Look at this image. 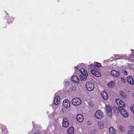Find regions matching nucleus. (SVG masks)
<instances>
[{
    "instance_id": "obj_1",
    "label": "nucleus",
    "mask_w": 134,
    "mask_h": 134,
    "mask_svg": "<svg viewBox=\"0 0 134 134\" xmlns=\"http://www.w3.org/2000/svg\"><path fill=\"white\" fill-rule=\"evenodd\" d=\"M89 66H91L92 69L91 70V72L92 74L97 77H100L101 76V74L97 70L98 68L96 66L92 64H90Z\"/></svg>"
},
{
    "instance_id": "obj_2",
    "label": "nucleus",
    "mask_w": 134,
    "mask_h": 134,
    "mask_svg": "<svg viewBox=\"0 0 134 134\" xmlns=\"http://www.w3.org/2000/svg\"><path fill=\"white\" fill-rule=\"evenodd\" d=\"M80 71L81 74H80V79L82 80L85 81L87 80L88 73L83 68L80 69Z\"/></svg>"
},
{
    "instance_id": "obj_3",
    "label": "nucleus",
    "mask_w": 134,
    "mask_h": 134,
    "mask_svg": "<svg viewBox=\"0 0 134 134\" xmlns=\"http://www.w3.org/2000/svg\"><path fill=\"white\" fill-rule=\"evenodd\" d=\"M85 85L86 89L89 91H92L94 88V85L91 82H87Z\"/></svg>"
},
{
    "instance_id": "obj_4",
    "label": "nucleus",
    "mask_w": 134,
    "mask_h": 134,
    "mask_svg": "<svg viewBox=\"0 0 134 134\" xmlns=\"http://www.w3.org/2000/svg\"><path fill=\"white\" fill-rule=\"evenodd\" d=\"M95 116L97 119H100L103 117L104 115L101 110H98L95 113Z\"/></svg>"
},
{
    "instance_id": "obj_5",
    "label": "nucleus",
    "mask_w": 134,
    "mask_h": 134,
    "mask_svg": "<svg viewBox=\"0 0 134 134\" xmlns=\"http://www.w3.org/2000/svg\"><path fill=\"white\" fill-rule=\"evenodd\" d=\"M118 109L121 114L124 117L126 118L128 117V114L123 108L122 107H118Z\"/></svg>"
},
{
    "instance_id": "obj_6",
    "label": "nucleus",
    "mask_w": 134,
    "mask_h": 134,
    "mask_svg": "<svg viewBox=\"0 0 134 134\" xmlns=\"http://www.w3.org/2000/svg\"><path fill=\"white\" fill-rule=\"evenodd\" d=\"M72 102L74 105H78L81 103V100L79 98H75L72 99Z\"/></svg>"
},
{
    "instance_id": "obj_7",
    "label": "nucleus",
    "mask_w": 134,
    "mask_h": 134,
    "mask_svg": "<svg viewBox=\"0 0 134 134\" xmlns=\"http://www.w3.org/2000/svg\"><path fill=\"white\" fill-rule=\"evenodd\" d=\"M115 100L117 103L120 106L119 107L124 108L125 107L124 102L120 99L117 98L115 99Z\"/></svg>"
},
{
    "instance_id": "obj_8",
    "label": "nucleus",
    "mask_w": 134,
    "mask_h": 134,
    "mask_svg": "<svg viewBox=\"0 0 134 134\" xmlns=\"http://www.w3.org/2000/svg\"><path fill=\"white\" fill-rule=\"evenodd\" d=\"M62 125L65 128L68 127L69 125V121L67 119L64 118L63 119Z\"/></svg>"
},
{
    "instance_id": "obj_9",
    "label": "nucleus",
    "mask_w": 134,
    "mask_h": 134,
    "mask_svg": "<svg viewBox=\"0 0 134 134\" xmlns=\"http://www.w3.org/2000/svg\"><path fill=\"white\" fill-rule=\"evenodd\" d=\"M106 109L108 116L110 117L112 116V112L110 107L109 105H106Z\"/></svg>"
},
{
    "instance_id": "obj_10",
    "label": "nucleus",
    "mask_w": 134,
    "mask_h": 134,
    "mask_svg": "<svg viewBox=\"0 0 134 134\" xmlns=\"http://www.w3.org/2000/svg\"><path fill=\"white\" fill-rule=\"evenodd\" d=\"M63 105L66 108H68L70 106V103L69 101L67 99H65L63 101Z\"/></svg>"
},
{
    "instance_id": "obj_11",
    "label": "nucleus",
    "mask_w": 134,
    "mask_h": 134,
    "mask_svg": "<svg viewBox=\"0 0 134 134\" xmlns=\"http://www.w3.org/2000/svg\"><path fill=\"white\" fill-rule=\"evenodd\" d=\"M126 80L131 85H132L134 84V80L132 77L130 76H127L126 78Z\"/></svg>"
},
{
    "instance_id": "obj_12",
    "label": "nucleus",
    "mask_w": 134,
    "mask_h": 134,
    "mask_svg": "<svg viewBox=\"0 0 134 134\" xmlns=\"http://www.w3.org/2000/svg\"><path fill=\"white\" fill-rule=\"evenodd\" d=\"M101 94L102 98L104 99L107 100L108 99V94L105 91H103L101 92Z\"/></svg>"
},
{
    "instance_id": "obj_13",
    "label": "nucleus",
    "mask_w": 134,
    "mask_h": 134,
    "mask_svg": "<svg viewBox=\"0 0 134 134\" xmlns=\"http://www.w3.org/2000/svg\"><path fill=\"white\" fill-rule=\"evenodd\" d=\"M72 80L75 83H78L80 81L79 78L76 76H73L72 77Z\"/></svg>"
},
{
    "instance_id": "obj_14",
    "label": "nucleus",
    "mask_w": 134,
    "mask_h": 134,
    "mask_svg": "<svg viewBox=\"0 0 134 134\" xmlns=\"http://www.w3.org/2000/svg\"><path fill=\"white\" fill-rule=\"evenodd\" d=\"M60 100V97L58 96H56L54 99V104L57 105L59 103Z\"/></svg>"
},
{
    "instance_id": "obj_15",
    "label": "nucleus",
    "mask_w": 134,
    "mask_h": 134,
    "mask_svg": "<svg viewBox=\"0 0 134 134\" xmlns=\"http://www.w3.org/2000/svg\"><path fill=\"white\" fill-rule=\"evenodd\" d=\"M134 133V127L130 126L129 127L128 133V134H131Z\"/></svg>"
},
{
    "instance_id": "obj_16",
    "label": "nucleus",
    "mask_w": 134,
    "mask_h": 134,
    "mask_svg": "<svg viewBox=\"0 0 134 134\" xmlns=\"http://www.w3.org/2000/svg\"><path fill=\"white\" fill-rule=\"evenodd\" d=\"M111 74L112 76L115 77H117L119 76V72L114 70L111 71Z\"/></svg>"
},
{
    "instance_id": "obj_17",
    "label": "nucleus",
    "mask_w": 134,
    "mask_h": 134,
    "mask_svg": "<svg viewBox=\"0 0 134 134\" xmlns=\"http://www.w3.org/2000/svg\"><path fill=\"white\" fill-rule=\"evenodd\" d=\"M76 119L79 122H82L83 120V117L81 115L79 114L76 116Z\"/></svg>"
},
{
    "instance_id": "obj_18",
    "label": "nucleus",
    "mask_w": 134,
    "mask_h": 134,
    "mask_svg": "<svg viewBox=\"0 0 134 134\" xmlns=\"http://www.w3.org/2000/svg\"><path fill=\"white\" fill-rule=\"evenodd\" d=\"M115 85V83L113 81H111L107 84V85L108 87L110 88H113Z\"/></svg>"
},
{
    "instance_id": "obj_19",
    "label": "nucleus",
    "mask_w": 134,
    "mask_h": 134,
    "mask_svg": "<svg viewBox=\"0 0 134 134\" xmlns=\"http://www.w3.org/2000/svg\"><path fill=\"white\" fill-rule=\"evenodd\" d=\"M97 125L100 129H103L104 127V123L101 121H98L97 122Z\"/></svg>"
},
{
    "instance_id": "obj_20",
    "label": "nucleus",
    "mask_w": 134,
    "mask_h": 134,
    "mask_svg": "<svg viewBox=\"0 0 134 134\" xmlns=\"http://www.w3.org/2000/svg\"><path fill=\"white\" fill-rule=\"evenodd\" d=\"M68 134H74V130L73 127H70L68 131Z\"/></svg>"
},
{
    "instance_id": "obj_21",
    "label": "nucleus",
    "mask_w": 134,
    "mask_h": 134,
    "mask_svg": "<svg viewBox=\"0 0 134 134\" xmlns=\"http://www.w3.org/2000/svg\"><path fill=\"white\" fill-rule=\"evenodd\" d=\"M109 131L110 134H116L115 129L112 127H110L109 128Z\"/></svg>"
},
{
    "instance_id": "obj_22",
    "label": "nucleus",
    "mask_w": 134,
    "mask_h": 134,
    "mask_svg": "<svg viewBox=\"0 0 134 134\" xmlns=\"http://www.w3.org/2000/svg\"><path fill=\"white\" fill-rule=\"evenodd\" d=\"M119 130L121 132H122L124 131V128L123 126L122 125H120L119 126Z\"/></svg>"
},
{
    "instance_id": "obj_23",
    "label": "nucleus",
    "mask_w": 134,
    "mask_h": 134,
    "mask_svg": "<svg viewBox=\"0 0 134 134\" xmlns=\"http://www.w3.org/2000/svg\"><path fill=\"white\" fill-rule=\"evenodd\" d=\"M95 65L97 66H96V67H97L98 68V67H100L101 66V65L100 63H98L97 62H95Z\"/></svg>"
},
{
    "instance_id": "obj_24",
    "label": "nucleus",
    "mask_w": 134,
    "mask_h": 134,
    "mask_svg": "<svg viewBox=\"0 0 134 134\" xmlns=\"http://www.w3.org/2000/svg\"><path fill=\"white\" fill-rule=\"evenodd\" d=\"M130 108L131 111L134 114V104L131 106Z\"/></svg>"
},
{
    "instance_id": "obj_25",
    "label": "nucleus",
    "mask_w": 134,
    "mask_h": 134,
    "mask_svg": "<svg viewBox=\"0 0 134 134\" xmlns=\"http://www.w3.org/2000/svg\"><path fill=\"white\" fill-rule=\"evenodd\" d=\"M122 73L125 75H127V71L125 70H122Z\"/></svg>"
},
{
    "instance_id": "obj_26",
    "label": "nucleus",
    "mask_w": 134,
    "mask_h": 134,
    "mask_svg": "<svg viewBox=\"0 0 134 134\" xmlns=\"http://www.w3.org/2000/svg\"><path fill=\"white\" fill-rule=\"evenodd\" d=\"M34 134H41V132L40 130H38L35 132Z\"/></svg>"
},
{
    "instance_id": "obj_27",
    "label": "nucleus",
    "mask_w": 134,
    "mask_h": 134,
    "mask_svg": "<svg viewBox=\"0 0 134 134\" xmlns=\"http://www.w3.org/2000/svg\"><path fill=\"white\" fill-rule=\"evenodd\" d=\"M121 81L123 82L124 83L125 82V79L122 77H121Z\"/></svg>"
},
{
    "instance_id": "obj_28",
    "label": "nucleus",
    "mask_w": 134,
    "mask_h": 134,
    "mask_svg": "<svg viewBox=\"0 0 134 134\" xmlns=\"http://www.w3.org/2000/svg\"><path fill=\"white\" fill-rule=\"evenodd\" d=\"M65 84L66 85H68L69 84V82L67 79H66L65 80Z\"/></svg>"
},
{
    "instance_id": "obj_29",
    "label": "nucleus",
    "mask_w": 134,
    "mask_h": 134,
    "mask_svg": "<svg viewBox=\"0 0 134 134\" xmlns=\"http://www.w3.org/2000/svg\"><path fill=\"white\" fill-rule=\"evenodd\" d=\"M125 59L123 55H121L120 56V57L119 58L120 59Z\"/></svg>"
},
{
    "instance_id": "obj_30",
    "label": "nucleus",
    "mask_w": 134,
    "mask_h": 134,
    "mask_svg": "<svg viewBox=\"0 0 134 134\" xmlns=\"http://www.w3.org/2000/svg\"><path fill=\"white\" fill-rule=\"evenodd\" d=\"M88 105L91 107H92L93 104L92 102H89L88 103Z\"/></svg>"
},
{
    "instance_id": "obj_31",
    "label": "nucleus",
    "mask_w": 134,
    "mask_h": 134,
    "mask_svg": "<svg viewBox=\"0 0 134 134\" xmlns=\"http://www.w3.org/2000/svg\"><path fill=\"white\" fill-rule=\"evenodd\" d=\"M121 96L123 97L124 98L125 97V96L124 94L123 93H121L120 94Z\"/></svg>"
},
{
    "instance_id": "obj_32",
    "label": "nucleus",
    "mask_w": 134,
    "mask_h": 134,
    "mask_svg": "<svg viewBox=\"0 0 134 134\" xmlns=\"http://www.w3.org/2000/svg\"><path fill=\"white\" fill-rule=\"evenodd\" d=\"M79 66H77L76 67H75V69H78V68H79Z\"/></svg>"
},
{
    "instance_id": "obj_33",
    "label": "nucleus",
    "mask_w": 134,
    "mask_h": 134,
    "mask_svg": "<svg viewBox=\"0 0 134 134\" xmlns=\"http://www.w3.org/2000/svg\"><path fill=\"white\" fill-rule=\"evenodd\" d=\"M73 89H72L73 90H75V87H73Z\"/></svg>"
},
{
    "instance_id": "obj_34",
    "label": "nucleus",
    "mask_w": 134,
    "mask_h": 134,
    "mask_svg": "<svg viewBox=\"0 0 134 134\" xmlns=\"http://www.w3.org/2000/svg\"><path fill=\"white\" fill-rule=\"evenodd\" d=\"M132 55L133 56H134V52H132Z\"/></svg>"
},
{
    "instance_id": "obj_35",
    "label": "nucleus",
    "mask_w": 134,
    "mask_h": 134,
    "mask_svg": "<svg viewBox=\"0 0 134 134\" xmlns=\"http://www.w3.org/2000/svg\"><path fill=\"white\" fill-rule=\"evenodd\" d=\"M132 65V64L131 65Z\"/></svg>"
}]
</instances>
